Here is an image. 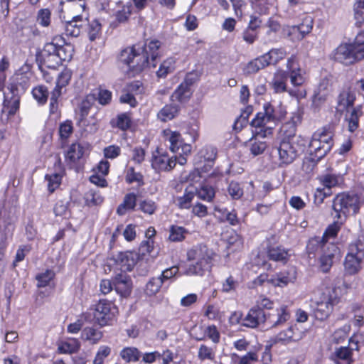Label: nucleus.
I'll return each mask as SVG.
<instances>
[{
    "label": "nucleus",
    "instance_id": "f257e3e1",
    "mask_svg": "<svg viewBox=\"0 0 364 364\" xmlns=\"http://www.w3.org/2000/svg\"><path fill=\"white\" fill-rule=\"evenodd\" d=\"M161 42L157 39L146 40L143 45L133 44L122 48L117 55V63L125 68L126 75L136 77L146 68H156L160 58Z\"/></svg>",
    "mask_w": 364,
    "mask_h": 364
},
{
    "label": "nucleus",
    "instance_id": "f03ea898",
    "mask_svg": "<svg viewBox=\"0 0 364 364\" xmlns=\"http://www.w3.org/2000/svg\"><path fill=\"white\" fill-rule=\"evenodd\" d=\"M216 252L204 243H198L186 252V259L191 263L184 270L187 276L203 277L210 272L214 265Z\"/></svg>",
    "mask_w": 364,
    "mask_h": 364
},
{
    "label": "nucleus",
    "instance_id": "7ed1b4c3",
    "mask_svg": "<svg viewBox=\"0 0 364 364\" xmlns=\"http://www.w3.org/2000/svg\"><path fill=\"white\" fill-rule=\"evenodd\" d=\"M364 206V196L354 191L338 193L332 200L331 215L333 219L347 220L350 216L358 215Z\"/></svg>",
    "mask_w": 364,
    "mask_h": 364
},
{
    "label": "nucleus",
    "instance_id": "20e7f679",
    "mask_svg": "<svg viewBox=\"0 0 364 364\" xmlns=\"http://www.w3.org/2000/svg\"><path fill=\"white\" fill-rule=\"evenodd\" d=\"M90 323L99 327L113 326L117 321L119 308L114 300L100 299L91 304L85 311Z\"/></svg>",
    "mask_w": 364,
    "mask_h": 364
},
{
    "label": "nucleus",
    "instance_id": "39448f33",
    "mask_svg": "<svg viewBox=\"0 0 364 364\" xmlns=\"http://www.w3.org/2000/svg\"><path fill=\"white\" fill-rule=\"evenodd\" d=\"M331 59L345 66L364 60V33H358L352 43H341L332 52Z\"/></svg>",
    "mask_w": 364,
    "mask_h": 364
},
{
    "label": "nucleus",
    "instance_id": "423d86ee",
    "mask_svg": "<svg viewBox=\"0 0 364 364\" xmlns=\"http://www.w3.org/2000/svg\"><path fill=\"white\" fill-rule=\"evenodd\" d=\"M341 301V297L336 287H326L318 300H311V315L318 321H326Z\"/></svg>",
    "mask_w": 364,
    "mask_h": 364
},
{
    "label": "nucleus",
    "instance_id": "0eeeda50",
    "mask_svg": "<svg viewBox=\"0 0 364 364\" xmlns=\"http://www.w3.org/2000/svg\"><path fill=\"white\" fill-rule=\"evenodd\" d=\"M364 259V237H358L349 245L348 252L343 261L344 272L346 275H355L362 269Z\"/></svg>",
    "mask_w": 364,
    "mask_h": 364
},
{
    "label": "nucleus",
    "instance_id": "6e6552de",
    "mask_svg": "<svg viewBox=\"0 0 364 364\" xmlns=\"http://www.w3.org/2000/svg\"><path fill=\"white\" fill-rule=\"evenodd\" d=\"M301 22L296 25H284L282 26V36L292 43H299L304 40L313 31L314 18L303 14L300 18Z\"/></svg>",
    "mask_w": 364,
    "mask_h": 364
},
{
    "label": "nucleus",
    "instance_id": "1a4fd4ad",
    "mask_svg": "<svg viewBox=\"0 0 364 364\" xmlns=\"http://www.w3.org/2000/svg\"><path fill=\"white\" fill-rule=\"evenodd\" d=\"M165 141L169 142V149L173 153H178V163L184 165L187 163V157L191 155L192 146L185 143L179 132L166 129L163 131Z\"/></svg>",
    "mask_w": 364,
    "mask_h": 364
},
{
    "label": "nucleus",
    "instance_id": "9d476101",
    "mask_svg": "<svg viewBox=\"0 0 364 364\" xmlns=\"http://www.w3.org/2000/svg\"><path fill=\"white\" fill-rule=\"evenodd\" d=\"M89 144L75 141L68 146L65 151V161L70 169L78 171L83 168L85 158L90 154Z\"/></svg>",
    "mask_w": 364,
    "mask_h": 364
},
{
    "label": "nucleus",
    "instance_id": "9b49d317",
    "mask_svg": "<svg viewBox=\"0 0 364 364\" xmlns=\"http://www.w3.org/2000/svg\"><path fill=\"white\" fill-rule=\"evenodd\" d=\"M73 75L71 70L65 68L58 75L55 87L50 92L49 112L53 114L58 112L59 102L62 95V89L70 82Z\"/></svg>",
    "mask_w": 364,
    "mask_h": 364
},
{
    "label": "nucleus",
    "instance_id": "f8f14e48",
    "mask_svg": "<svg viewBox=\"0 0 364 364\" xmlns=\"http://www.w3.org/2000/svg\"><path fill=\"white\" fill-rule=\"evenodd\" d=\"M178 162L176 156H169L166 151L157 147L153 151L151 159V166L156 172H168L174 168Z\"/></svg>",
    "mask_w": 364,
    "mask_h": 364
},
{
    "label": "nucleus",
    "instance_id": "ddd939ff",
    "mask_svg": "<svg viewBox=\"0 0 364 364\" xmlns=\"http://www.w3.org/2000/svg\"><path fill=\"white\" fill-rule=\"evenodd\" d=\"M113 265L117 269L121 271V273L126 274L132 271L136 265L139 256L132 251L119 252L112 258Z\"/></svg>",
    "mask_w": 364,
    "mask_h": 364
},
{
    "label": "nucleus",
    "instance_id": "4468645a",
    "mask_svg": "<svg viewBox=\"0 0 364 364\" xmlns=\"http://www.w3.org/2000/svg\"><path fill=\"white\" fill-rule=\"evenodd\" d=\"M284 71L294 87H300L305 82V77L296 55L293 54L287 59Z\"/></svg>",
    "mask_w": 364,
    "mask_h": 364
},
{
    "label": "nucleus",
    "instance_id": "2eb2a0df",
    "mask_svg": "<svg viewBox=\"0 0 364 364\" xmlns=\"http://www.w3.org/2000/svg\"><path fill=\"white\" fill-rule=\"evenodd\" d=\"M31 77V72L24 71L22 68L16 70L9 85L11 94H23L30 86Z\"/></svg>",
    "mask_w": 364,
    "mask_h": 364
},
{
    "label": "nucleus",
    "instance_id": "dca6fc26",
    "mask_svg": "<svg viewBox=\"0 0 364 364\" xmlns=\"http://www.w3.org/2000/svg\"><path fill=\"white\" fill-rule=\"evenodd\" d=\"M269 122H270L262 115V112H257L250 122L253 136L264 139L272 136L274 127L268 126Z\"/></svg>",
    "mask_w": 364,
    "mask_h": 364
},
{
    "label": "nucleus",
    "instance_id": "f3484780",
    "mask_svg": "<svg viewBox=\"0 0 364 364\" xmlns=\"http://www.w3.org/2000/svg\"><path fill=\"white\" fill-rule=\"evenodd\" d=\"M356 94L351 86L344 87L337 97L336 109L340 113L348 112L354 107Z\"/></svg>",
    "mask_w": 364,
    "mask_h": 364
},
{
    "label": "nucleus",
    "instance_id": "a211bd4d",
    "mask_svg": "<svg viewBox=\"0 0 364 364\" xmlns=\"http://www.w3.org/2000/svg\"><path fill=\"white\" fill-rule=\"evenodd\" d=\"M277 150L279 154V166L281 167L291 164L297 156V151L292 141H279Z\"/></svg>",
    "mask_w": 364,
    "mask_h": 364
},
{
    "label": "nucleus",
    "instance_id": "6ab92c4d",
    "mask_svg": "<svg viewBox=\"0 0 364 364\" xmlns=\"http://www.w3.org/2000/svg\"><path fill=\"white\" fill-rule=\"evenodd\" d=\"M301 121V116L297 113H294L288 121L282 124L278 133L279 141H292L296 133L297 124Z\"/></svg>",
    "mask_w": 364,
    "mask_h": 364
},
{
    "label": "nucleus",
    "instance_id": "aec40b11",
    "mask_svg": "<svg viewBox=\"0 0 364 364\" xmlns=\"http://www.w3.org/2000/svg\"><path fill=\"white\" fill-rule=\"evenodd\" d=\"M266 255L269 260L286 264L289 259V250L281 245L269 244L266 247Z\"/></svg>",
    "mask_w": 364,
    "mask_h": 364
},
{
    "label": "nucleus",
    "instance_id": "412c9836",
    "mask_svg": "<svg viewBox=\"0 0 364 364\" xmlns=\"http://www.w3.org/2000/svg\"><path fill=\"white\" fill-rule=\"evenodd\" d=\"M335 134V126L333 124H328L321 128L318 129L311 137L323 143L326 150H331L333 144V136Z\"/></svg>",
    "mask_w": 364,
    "mask_h": 364
},
{
    "label": "nucleus",
    "instance_id": "4be33fe9",
    "mask_svg": "<svg viewBox=\"0 0 364 364\" xmlns=\"http://www.w3.org/2000/svg\"><path fill=\"white\" fill-rule=\"evenodd\" d=\"M115 291L122 297H128L132 291L133 284L130 276L124 273L117 274L114 277Z\"/></svg>",
    "mask_w": 364,
    "mask_h": 364
},
{
    "label": "nucleus",
    "instance_id": "5701e85b",
    "mask_svg": "<svg viewBox=\"0 0 364 364\" xmlns=\"http://www.w3.org/2000/svg\"><path fill=\"white\" fill-rule=\"evenodd\" d=\"M287 112L286 109L282 106L274 107L270 102H266L263 105V112L262 115L275 124L282 122L287 116Z\"/></svg>",
    "mask_w": 364,
    "mask_h": 364
},
{
    "label": "nucleus",
    "instance_id": "b1692460",
    "mask_svg": "<svg viewBox=\"0 0 364 364\" xmlns=\"http://www.w3.org/2000/svg\"><path fill=\"white\" fill-rule=\"evenodd\" d=\"M243 318L242 326L250 328H257L261 323H264L267 320L264 311L254 306Z\"/></svg>",
    "mask_w": 364,
    "mask_h": 364
},
{
    "label": "nucleus",
    "instance_id": "393cba45",
    "mask_svg": "<svg viewBox=\"0 0 364 364\" xmlns=\"http://www.w3.org/2000/svg\"><path fill=\"white\" fill-rule=\"evenodd\" d=\"M74 54V48L70 43H67L58 49L55 62H49L46 58V66L48 68L56 69L63 62H69L72 60Z\"/></svg>",
    "mask_w": 364,
    "mask_h": 364
},
{
    "label": "nucleus",
    "instance_id": "a878e982",
    "mask_svg": "<svg viewBox=\"0 0 364 364\" xmlns=\"http://www.w3.org/2000/svg\"><path fill=\"white\" fill-rule=\"evenodd\" d=\"M103 337L104 331L100 330V327L95 326L83 328L80 333V339L91 346L98 344Z\"/></svg>",
    "mask_w": 364,
    "mask_h": 364
},
{
    "label": "nucleus",
    "instance_id": "bb28decb",
    "mask_svg": "<svg viewBox=\"0 0 364 364\" xmlns=\"http://www.w3.org/2000/svg\"><path fill=\"white\" fill-rule=\"evenodd\" d=\"M300 332L295 326H289L287 329L280 331L272 339L274 343L287 344L300 339Z\"/></svg>",
    "mask_w": 364,
    "mask_h": 364
},
{
    "label": "nucleus",
    "instance_id": "cd10ccee",
    "mask_svg": "<svg viewBox=\"0 0 364 364\" xmlns=\"http://www.w3.org/2000/svg\"><path fill=\"white\" fill-rule=\"evenodd\" d=\"M346 112L345 120L348 122V130L353 133L359 127L360 117L363 116V105H358L357 106L350 108Z\"/></svg>",
    "mask_w": 364,
    "mask_h": 364
},
{
    "label": "nucleus",
    "instance_id": "c85d7f7f",
    "mask_svg": "<svg viewBox=\"0 0 364 364\" xmlns=\"http://www.w3.org/2000/svg\"><path fill=\"white\" fill-rule=\"evenodd\" d=\"M287 80L286 71L279 68L274 73L270 86L275 93H284L287 91Z\"/></svg>",
    "mask_w": 364,
    "mask_h": 364
},
{
    "label": "nucleus",
    "instance_id": "c756f323",
    "mask_svg": "<svg viewBox=\"0 0 364 364\" xmlns=\"http://www.w3.org/2000/svg\"><path fill=\"white\" fill-rule=\"evenodd\" d=\"M138 194L134 192L126 193L122 202L117 206L116 213L118 215H124L127 212L134 211L137 205Z\"/></svg>",
    "mask_w": 364,
    "mask_h": 364
},
{
    "label": "nucleus",
    "instance_id": "7c9ffc66",
    "mask_svg": "<svg viewBox=\"0 0 364 364\" xmlns=\"http://www.w3.org/2000/svg\"><path fill=\"white\" fill-rule=\"evenodd\" d=\"M132 115V112H130L118 114L115 118L111 119V126L123 132L130 129L133 125Z\"/></svg>",
    "mask_w": 364,
    "mask_h": 364
},
{
    "label": "nucleus",
    "instance_id": "2f4dec72",
    "mask_svg": "<svg viewBox=\"0 0 364 364\" xmlns=\"http://www.w3.org/2000/svg\"><path fill=\"white\" fill-rule=\"evenodd\" d=\"M83 27V18L82 15H76L65 23V34L70 37L80 36Z\"/></svg>",
    "mask_w": 364,
    "mask_h": 364
},
{
    "label": "nucleus",
    "instance_id": "473e14b6",
    "mask_svg": "<svg viewBox=\"0 0 364 364\" xmlns=\"http://www.w3.org/2000/svg\"><path fill=\"white\" fill-rule=\"evenodd\" d=\"M332 360L336 364H351L353 363V351L349 347L337 348L332 355Z\"/></svg>",
    "mask_w": 364,
    "mask_h": 364
},
{
    "label": "nucleus",
    "instance_id": "72a5a7b5",
    "mask_svg": "<svg viewBox=\"0 0 364 364\" xmlns=\"http://www.w3.org/2000/svg\"><path fill=\"white\" fill-rule=\"evenodd\" d=\"M267 67L266 60L260 55L249 61L242 68V72L245 75L249 76L256 74Z\"/></svg>",
    "mask_w": 364,
    "mask_h": 364
},
{
    "label": "nucleus",
    "instance_id": "f704fd0d",
    "mask_svg": "<svg viewBox=\"0 0 364 364\" xmlns=\"http://www.w3.org/2000/svg\"><path fill=\"white\" fill-rule=\"evenodd\" d=\"M81 345L77 338H70L61 341L58 345V353L60 354L76 353L80 349Z\"/></svg>",
    "mask_w": 364,
    "mask_h": 364
},
{
    "label": "nucleus",
    "instance_id": "c9c22d12",
    "mask_svg": "<svg viewBox=\"0 0 364 364\" xmlns=\"http://www.w3.org/2000/svg\"><path fill=\"white\" fill-rule=\"evenodd\" d=\"M346 222L343 219H334L333 223L329 224L326 228L321 237L323 240L327 244L330 239L336 238Z\"/></svg>",
    "mask_w": 364,
    "mask_h": 364
},
{
    "label": "nucleus",
    "instance_id": "e433bc0d",
    "mask_svg": "<svg viewBox=\"0 0 364 364\" xmlns=\"http://www.w3.org/2000/svg\"><path fill=\"white\" fill-rule=\"evenodd\" d=\"M267 67L270 65H277L287 55L286 50L284 48H272L268 52L262 55Z\"/></svg>",
    "mask_w": 364,
    "mask_h": 364
},
{
    "label": "nucleus",
    "instance_id": "4c0bfd02",
    "mask_svg": "<svg viewBox=\"0 0 364 364\" xmlns=\"http://www.w3.org/2000/svg\"><path fill=\"white\" fill-rule=\"evenodd\" d=\"M55 272L50 269H47L45 272L38 273L36 275L35 279L37 281L38 288H44L50 287H55L54 279L55 278Z\"/></svg>",
    "mask_w": 364,
    "mask_h": 364
},
{
    "label": "nucleus",
    "instance_id": "58836bf2",
    "mask_svg": "<svg viewBox=\"0 0 364 364\" xmlns=\"http://www.w3.org/2000/svg\"><path fill=\"white\" fill-rule=\"evenodd\" d=\"M83 199L85 205L89 208L100 206L105 200V198L102 196L99 190L91 188L85 193Z\"/></svg>",
    "mask_w": 364,
    "mask_h": 364
},
{
    "label": "nucleus",
    "instance_id": "ea45409f",
    "mask_svg": "<svg viewBox=\"0 0 364 364\" xmlns=\"http://www.w3.org/2000/svg\"><path fill=\"white\" fill-rule=\"evenodd\" d=\"M141 355L139 349L134 346L124 347L119 352V356L127 363L139 361Z\"/></svg>",
    "mask_w": 364,
    "mask_h": 364
},
{
    "label": "nucleus",
    "instance_id": "a19ab883",
    "mask_svg": "<svg viewBox=\"0 0 364 364\" xmlns=\"http://www.w3.org/2000/svg\"><path fill=\"white\" fill-rule=\"evenodd\" d=\"M198 156L204 162H207L208 165L211 168L218 156V149L215 146L212 145L204 146L198 152Z\"/></svg>",
    "mask_w": 364,
    "mask_h": 364
},
{
    "label": "nucleus",
    "instance_id": "79ce46f5",
    "mask_svg": "<svg viewBox=\"0 0 364 364\" xmlns=\"http://www.w3.org/2000/svg\"><path fill=\"white\" fill-rule=\"evenodd\" d=\"M169 353L173 355V358H175L176 355L170 349L166 348L162 351V353H160L159 351L155 350L153 352H146L144 353H142L141 357V361L145 363L151 364L156 361V360L161 358L162 359V364L164 363V359L166 358L165 355H167Z\"/></svg>",
    "mask_w": 364,
    "mask_h": 364
},
{
    "label": "nucleus",
    "instance_id": "37998d69",
    "mask_svg": "<svg viewBox=\"0 0 364 364\" xmlns=\"http://www.w3.org/2000/svg\"><path fill=\"white\" fill-rule=\"evenodd\" d=\"M326 243L320 237L315 236L309 240L306 247V252L309 258H314L316 254L321 249H323Z\"/></svg>",
    "mask_w": 364,
    "mask_h": 364
},
{
    "label": "nucleus",
    "instance_id": "c03bdc74",
    "mask_svg": "<svg viewBox=\"0 0 364 364\" xmlns=\"http://www.w3.org/2000/svg\"><path fill=\"white\" fill-rule=\"evenodd\" d=\"M230 358L232 364H255L258 362V355L255 351H249L242 356L232 353Z\"/></svg>",
    "mask_w": 364,
    "mask_h": 364
},
{
    "label": "nucleus",
    "instance_id": "a18cd8bd",
    "mask_svg": "<svg viewBox=\"0 0 364 364\" xmlns=\"http://www.w3.org/2000/svg\"><path fill=\"white\" fill-rule=\"evenodd\" d=\"M195 196V191L190 190L188 188H186L184 190L183 196H178L176 198V206L179 209H190L193 206L192 203Z\"/></svg>",
    "mask_w": 364,
    "mask_h": 364
},
{
    "label": "nucleus",
    "instance_id": "49530a36",
    "mask_svg": "<svg viewBox=\"0 0 364 364\" xmlns=\"http://www.w3.org/2000/svg\"><path fill=\"white\" fill-rule=\"evenodd\" d=\"M276 318L269 316L270 323L272 326H277L286 323L290 318V311L287 305H282L276 309Z\"/></svg>",
    "mask_w": 364,
    "mask_h": 364
},
{
    "label": "nucleus",
    "instance_id": "de8ad7c7",
    "mask_svg": "<svg viewBox=\"0 0 364 364\" xmlns=\"http://www.w3.org/2000/svg\"><path fill=\"white\" fill-rule=\"evenodd\" d=\"M188 234L189 230L184 227L171 225L169 227L168 240L173 242H183Z\"/></svg>",
    "mask_w": 364,
    "mask_h": 364
},
{
    "label": "nucleus",
    "instance_id": "09e8293b",
    "mask_svg": "<svg viewBox=\"0 0 364 364\" xmlns=\"http://www.w3.org/2000/svg\"><path fill=\"white\" fill-rule=\"evenodd\" d=\"M355 26L362 30L358 33H364V0H356L354 4Z\"/></svg>",
    "mask_w": 364,
    "mask_h": 364
},
{
    "label": "nucleus",
    "instance_id": "8fccbe9b",
    "mask_svg": "<svg viewBox=\"0 0 364 364\" xmlns=\"http://www.w3.org/2000/svg\"><path fill=\"white\" fill-rule=\"evenodd\" d=\"M191 87L181 82L172 94L171 98L173 100H176L182 103L187 102L191 98Z\"/></svg>",
    "mask_w": 364,
    "mask_h": 364
},
{
    "label": "nucleus",
    "instance_id": "3c124183",
    "mask_svg": "<svg viewBox=\"0 0 364 364\" xmlns=\"http://www.w3.org/2000/svg\"><path fill=\"white\" fill-rule=\"evenodd\" d=\"M33 97L37 102L38 105H45L47 103L49 91L44 85H38L33 87L31 90Z\"/></svg>",
    "mask_w": 364,
    "mask_h": 364
},
{
    "label": "nucleus",
    "instance_id": "603ef678",
    "mask_svg": "<svg viewBox=\"0 0 364 364\" xmlns=\"http://www.w3.org/2000/svg\"><path fill=\"white\" fill-rule=\"evenodd\" d=\"M125 182L129 185L136 183L138 189L145 184L142 173L136 172L133 166L127 168L125 174Z\"/></svg>",
    "mask_w": 364,
    "mask_h": 364
},
{
    "label": "nucleus",
    "instance_id": "864d4df0",
    "mask_svg": "<svg viewBox=\"0 0 364 364\" xmlns=\"http://www.w3.org/2000/svg\"><path fill=\"white\" fill-rule=\"evenodd\" d=\"M73 132V122L70 120H66L60 124L58 128L59 139L61 146H63L68 143V140Z\"/></svg>",
    "mask_w": 364,
    "mask_h": 364
},
{
    "label": "nucleus",
    "instance_id": "5fc2aeb1",
    "mask_svg": "<svg viewBox=\"0 0 364 364\" xmlns=\"http://www.w3.org/2000/svg\"><path fill=\"white\" fill-rule=\"evenodd\" d=\"M86 31L90 41L100 39L102 36V24L99 20L93 19L88 22Z\"/></svg>",
    "mask_w": 364,
    "mask_h": 364
},
{
    "label": "nucleus",
    "instance_id": "6e6d98bb",
    "mask_svg": "<svg viewBox=\"0 0 364 364\" xmlns=\"http://www.w3.org/2000/svg\"><path fill=\"white\" fill-rule=\"evenodd\" d=\"M179 107L176 105H166L158 113V117L163 122L173 119L178 113Z\"/></svg>",
    "mask_w": 364,
    "mask_h": 364
},
{
    "label": "nucleus",
    "instance_id": "4d7b16f0",
    "mask_svg": "<svg viewBox=\"0 0 364 364\" xmlns=\"http://www.w3.org/2000/svg\"><path fill=\"white\" fill-rule=\"evenodd\" d=\"M309 149L311 154L314 155V157L318 160L323 159L331 151V150H326V149H324L323 143H321L313 137H311L309 144Z\"/></svg>",
    "mask_w": 364,
    "mask_h": 364
},
{
    "label": "nucleus",
    "instance_id": "13d9d810",
    "mask_svg": "<svg viewBox=\"0 0 364 364\" xmlns=\"http://www.w3.org/2000/svg\"><path fill=\"white\" fill-rule=\"evenodd\" d=\"M85 323H91L89 319V316L87 315L85 311H83L78 316L75 322L68 326L67 331L70 333H77L80 331L82 330V327Z\"/></svg>",
    "mask_w": 364,
    "mask_h": 364
},
{
    "label": "nucleus",
    "instance_id": "bf43d9fd",
    "mask_svg": "<svg viewBox=\"0 0 364 364\" xmlns=\"http://www.w3.org/2000/svg\"><path fill=\"white\" fill-rule=\"evenodd\" d=\"M291 282L289 273L287 271L279 272L272 275L269 281V284L277 287H284Z\"/></svg>",
    "mask_w": 364,
    "mask_h": 364
},
{
    "label": "nucleus",
    "instance_id": "052dcab7",
    "mask_svg": "<svg viewBox=\"0 0 364 364\" xmlns=\"http://www.w3.org/2000/svg\"><path fill=\"white\" fill-rule=\"evenodd\" d=\"M195 193L200 199L207 202L213 201L215 196L214 188L208 184H202Z\"/></svg>",
    "mask_w": 364,
    "mask_h": 364
},
{
    "label": "nucleus",
    "instance_id": "680f3d73",
    "mask_svg": "<svg viewBox=\"0 0 364 364\" xmlns=\"http://www.w3.org/2000/svg\"><path fill=\"white\" fill-rule=\"evenodd\" d=\"M341 178L340 175L332 173H327L317 177L319 183L329 189L338 186Z\"/></svg>",
    "mask_w": 364,
    "mask_h": 364
},
{
    "label": "nucleus",
    "instance_id": "e2e57ef3",
    "mask_svg": "<svg viewBox=\"0 0 364 364\" xmlns=\"http://www.w3.org/2000/svg\"><path fill=\"white\" fill-rule=\"evenodd\" d=\"M163 284L159 277H151L146 284L144 293L149 296H154L159 292Z\"/></svg>",
    "mask_w": 364,
    "mask_h": 364
},
{
    "label": "nucleus",
    "instance_id": "0e129e2a",
    "mask_svg": "<svg viewBox=\"0 0 364 364\" xmlns=\"http://www.w3.org/2000/svg\"><path fill=\"white\" fill-rule=\"evenodd\" d=\"M64 176L57 173L46 174L45 180L48 182V191L50 194L53 193L61 185Z\"/></svg>",
    "mask_w": 364,
    "mask_h": 364
},
{
    "label": "nucleus",
    "instance_id": "69168bd1",
    "mask_svg": "<svg viewBox=\"0 0 364 364\" xmlns=\"http://www.w3.org/2000/svg\"><path fill=\"white\" fill-rule=\"evenodd\" d=\"M138 210L145 215H152L157 211L158 204L152 199L145 198L139 201Z\"/></svg>",
    "mask_w": 364,
    "mask_h": 364
},
{
    "label": "nucleus",
    "instance_id": "338daca9",
    "mask_svg": "<svg viewBox=\"0 0 364 364\" xmlns=\"http://www.w3.org/2000/svg\"><path fill=\"white\" fill-rule=\"evenodd\" d=\"M20 94H12L9 100L4 101V108L9 116H13L18 111L20 107Z\"/></svg>",
    "mask_w": 364,
    "mask_h": 364
},
{
    "label": "nucleus",
    "instance_id": "774afa93",
    "mask_svg": "<svg viewBox=\"0 0 364 364\" xmlns=\"http://www.w3.org/2000/svg\"><path fill=\"white\" fill-rule=\"evenodd\" d=\"M258 138L253 136V134H252V137L249 140L250 150L254 156L262 154L267 147V142L260 141Z\"/></svg>",
    "mask_w": 364,
    "mask_h": 364
}]
</instances>
